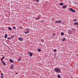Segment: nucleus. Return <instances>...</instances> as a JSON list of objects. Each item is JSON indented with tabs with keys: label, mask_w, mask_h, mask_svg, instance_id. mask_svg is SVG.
I'll use <instances>...</instances> for the list:
<instances>
[{
	"label": "nucleus",
	"mask_w": 78,
	"mask_h": 78,
	"mask_svg": "<svg viewBox=\"0 0 78 78\" xmlns=\"http://www.w3.org/2000/svg\"><path fill=\"white\" fill-rule=\"evenodd\" d=\"M21 55H22V54H21Z\"/></svg>",
	"instance_id": "44"
},
{
	"label": "nucleus",
	"mask_w": 78,
	"mask_h": 78,
	"mask_svg": "<svg viewBox=\"0 0 78 78\" xmlns=\"http://www.w3.org/2000/svg\"><path fill=\"white\" fill-rule=\"evenodd\" d=\"M72 12H76V11H75V10L74 9H73V10H72Z\"/></svg>",
	"instance_id": "13"
},
{
	"label": "nucleus",
	"mask_w": 78,
	"mask_h": 78,
	"mask_svg": "<svg viewBox=\"0 0 78 78\" xmlns=\"http://www.w3.org/2000/svg\"><path fill=\"white\" fill-rule=\"evenodd\" d=\"M31 53L30 52H28V54H30Z\"/></svg>",
	"instance_id": "29"
},
{
	"label": "nucleus",
	"mask_w": 78,
	"mask_h": 78,
	"mask_svg": "<svg viewBox=\"0 0 78 78\" xmlns=\"http://www.w3.org/2000/svg\"><path fill=\"white\" fill-rule=\"evenodd\" d=\"M77 27H78V26H77Z\"/></svg>",
	"instance_id": "45"
},
{
	"label": "nucleus",
	"mask_w": 78,
	"mask_h": 78,
	"mask_svg": "<svg viewBox=\"0 0 78 78\" xmlns=\"http://www.w3.org/2000/svg\"><path fill=\"white\" fill-rule=\"evenodd\" d=\"M29 33V30H26V31L25 32V34H28V33Z\"/></svg>",
	"instance_id": "5"
},
{
	"label": "nucleus",
	"mask_w": 78,
	"mask_h": 78,
	"mask_svg": "<svg viewBox=\"0 0 78 78\" xmlns=\"http://www.w3.org/2000/svg\"><path fill=\"white\" fill-rule=\"evenodd\" d=\"M7 39H11V38H8Z\"/></svg>",
	"instance_id": "32"
},
{
	"label": "nucleus",
	"mask_w": 78,
	"mask_h": 78,
	"mask_svg": "<svg viewBox=\"0 0 78 78\" xmlns=\"http://www.w3.org/2000/svg\"><path fill=\"white\" fill-rule=\"evenodd\" d=\"M1 78H3V76H2V77H1Z\"/></svg>",
	"instance_id": "36"
},
{
	"label": "nucleus",
	"mask_w": 78,
	"mask_h": 78,
	"mask_svg": "<svg viewBox=\"0 0 78 78\" xmlns=\"http://www.w3.org/2000/svg\"><path fill=\"white\" fill-rule=\"evenodd\" d=\"M76 20H77L76 19H74L73 20V22H76Z\"/></svg>",
	"instance_id": "16"
},
{
	"label": "nucleus",
	"mask_w": 78,
	"mask_h": 78,
	"mask_svg": "<svg viewBox=\"0 0 78 78\" xmlns=\"http://www.w3.org/2000/svg\"><path fill=\"white\" fill-rule=\"evenodd\" d=\"M2 62L4 65V66H6V63H5V62H4V61H2Z\"/></svg>",
	"instance_id": "6"
},
{
	"label": "nucleus",
	"mask_w": 78,
	"mask_h": 78,
	"mask_svg": "<svg viewBox=\"0 0 78 78\" xmlns=\"http://www.w3.org/2000/svg\"><path fill=\"white\" fill-rule=\"evenodd\" d=\"M7 36H8V35L7 34H5V39H6L7 37Z\"/></svg>",
	"instance_id": "7"
},
{
	"label": "nucleus",
	"mask_w": 78,
	"mask_h": 78,
	"mask_svg": "<svg viewBox=\"0 0 78 78\" xmlns=\"http://www.w3.org/2000/svg\"><path fill=\"white\" fill-rule=\"evenodd\" d=\"M32 55H33V53H31L30 55V56H32Z\"/></svg>",
	"instance_id": "18"
},
{
	"label": "nucleus",
	"mask_w": 78,
	"mask_h": 78,
	"mask_svg": "<svg viewBox=\"0 0 78 78\" xmlns=\"http://www.w3.org/2000/svg\"><path fill=\"white\" fill-rule=\"evenodd\" d=\"M76 25H78V22H77Z\"/></svg>",
	"instance_id": "35"
},
{
	"label": "nucleus",
	"mask_w": 78,
	"mask_h": 78,
	"mask_svg": "<svg viewBox=\"0 0 78 78\" xmlns=\"http://www.w3.org/2000/svg\"><path fill=\"white\" fill-rule=\"evenodd\" d=\"M61 23V20L56 21H55V23Z\"/></svg>",
	"instance_id": "3"
},
{
	"label": "nucleus",
	"mask_w": 78,
	"mask_h": 78,
	"mask_svg": "<svg viewBox=\"0 0 78 78\" xmlns=\"http://www.w3.org/2000/svg\"><path fill=\"white\" fill-rule=\"evenodd\" d=\"M9 61L11 62H14V61L10 59Z\"/></svg>",
	"instance_id": "10"
},
{
	"label": "nucleus",
	"mask_w": 78,
	"mask_h": 78,
	"mask_svg": "<svg viewBox=\"0 0 78 78\" xmlns=\"http://www.w3.org/2000/svg\"><path fill=\"white\" fill-rule=\"evenodd\" d=\"M38 51H41V49H38Z\"/></svg>",
	"instance_id": "21"
},
{
	"label": "nucleus",
	"mask_w": 78,
	"mask_h": 78,
	"mask_svg": "<svg viewBox=\"0 0 78 78\" xmlns=\"http://www.w3.org/2000/svg\"><path fill=\"white\" fill-rule=\"evenodd\" d=\"M1 76H3V73H1Z\"/></svg>",
	"instance_id": "33"
},
{
	"label": "nucleus",
	"mask_w": 78,
	"mask_h": 78,
	"mask_svg": "<svg viewBox=\"0 0 78 78\" xmlns=\"http://www.w3.org/2000/svg\"><path fill=\"white\" fill-rule=\"evenodd\" d=\"M53 35L54 36H56V35H55V34L54 33V34H53Z\"/></svg>",
	"instance_id": "26"
},
{
	"label": "nucleus",
	"mask_w": 78,
	"mask_h": 78,
	"mask_svg": "<svg viewBox=\"0 0 78 78\" xmlns=\"http://www.w3.org/2000/svg\"><path fill=\"white\" fill-rule=\"evenodd\" d=\"M13 29H16V27L13 26Z\"/></svg>",
	"instance_id": "27"
},
{
	"label": "nucleus",
	"mask_w": 78,
	"mask_h": 78,
	"mask_svg": "<svg viewBox=\"0 0 78 78\" xmlns=\"http://www.w3.org/2000/svg\"><path fill=\"white\" fill-rule=\"evenodd\" d=\"M76 55H77V56H78V54H77Z\"/></svg>",
	"instance_id": "41"
},
{
	"label": "nucleus",
	"mask_w": 78,
	"mask_h": 78,
	"mask_svg": "<svg viewBox=\"0 0 78 78\" xmlns=\"http://www.w3.org/2000/svg\"><path fill=\"white\" fill-rule=\"evenodd\" d=\"M13 67H14V65H12L10 67V69H12Z\"/></svg>",
	"instance_id": "12"
},
{
	"label": "nucleus",
	"mask_w": 78,
	"mask_h": 78,
	"mask_svg": "<svg viewBox=\"0 0 78 78\" xmlns=\"http://www.w3.org/2000/svg\"><path fill=\"white\" fill-rule=\"evenodd\" d=\"M21 58H22V57H21L20 58V59H21Z\"/></svg>",
	"instance_id": "38"
},
{
	"label": "nucleus",
	"mask_w": 78,
	"mask_h": 78,
	"mask_svg": "<svg viewBox=\"0 0 78 78\" xmlns=\"http://www.w3.org/2000/svg\"><path fill=\"white\" fill-rule=\"evenodd\" d=\"M66 41V38H64L62 39V41Z\"/></svg>",
	"instance_id": "15"
},
{
	"label": "nucleus",
	"mask_w": 78,
	"mask_h": 78,
	"mask_svg": "<svg viewBox=\"0 0 78 78\" xmlns=\"http://www.w3.org/2000/svg\"><path fill=\"white\" fill-rule=\"evenodd\" d=\"M77 22H75L74 23V25H76Z\"/></svg>",
	"instance_id": "22"
},
{
	"label": "nucleus",
	"mask_w": 78,
	"mask_h": 78,
	"mask_svg": "<svg viewBox=\"0 0 78 78\" xmlns=\"http://www.w3.org/2000/svg\"><path fill=\"white\" fill-rule=\"evenodd\" d=\"M57 50L56 49L54 50V52H56Z\"/></svg>",
	"instance_id": "17"
},
{
	"label": "nucleus",
	"mask_w": 78,
	"mask_h": 78,
	"mask_svg": "<svg viewBox=\"0 0 78 78\" xmlns=\"http://www.w3.org/2000/svg\"><path fill=\"white\" fill-rule=\"evenodd\" d=\"M55 72H56L57 73H59L61 72V69L59 68H56L54 69Z\"/></svg>",
	"instance_id": "1"
},
{
	"label": "nucleus",
	"mask_w": 78,
	"mask_h": 78,
	"mask_svg": "<svg viewBox=\"0 0 78 78\" xmlns=\"http://www.w3.org/2000/svg\"><path fill=\"white\" fill-rule=\"evenodd\" d=\"M20 60H21L20 59H18V61H20Z\"/></svg>",
	"instance_id": "34"
},
{
	"label": "nucleus",
	"mask_w": 78,
	"mask_h": 78,
	"mask_svg": "<svg viewBox=\"0 0 78 78\" xmlns=\"http://www.w3.org/2000/svg\"><path fill=\"white\" fill-rule=\"evenodd\" d=\"M58 78H61V76H60V75L59 74H58Z\"/></svg>",
	"instance_id": "19"
},
{
	"label": "nucleus",
	"mask_w": 78,
	"mask_h": 78,
	"mask_svg": "<svg viewBox=\"0 0 78 78\" xmlns=\"http://www.w3.org/2000/svg\"><path fill=\"white\" fill-rule=\"evenodd\" d=\"M39 18H40V17H38V18H37L36 19H37V20H39Z\"/></svg>",
	"instance_id": "25"
},
{
	"label": "nucleus",
	"mask_w": 78,
	"mask_h": 78,
	"mask_svg": "<svg viewBox=\"0 0 78 78\" xmlns=\"http://www.w3.org/2000/svg\"><path fill=\"white\" fill-rule=\"evenodd\" d=\"M66 7H67V5H65L62 7V8L63 9H65V8H66Z\"/></svg>",
	"instance_id": "4"
},
{
	"label": "nucleus",
	"mask_w": 78,
	"mask_h": 78,
	"mask_svg": "<svg viewBox=\"0 0 78 78\" xmlns=\"http://www.w3.org/2000/svg\"><path fill=\"white\" fill-rule=\"evenodd\" d=\"M16 75H17V73H15Z\"/></svg>",
	"instance_id": "37"
},
{
	"label": "nucleus",
	"mask_w": 78,
	"mask_h": 78,
	"mask_svg": "<svg viewBox=\"0 0 78 78\" xmlns=\"http://www.w3.org/2000/svg\"><path fill=\"white\" fill-rule=\"evenodd\" d=\"M76 3V4H77V5H78V3Z\"/></svg>",
	"instance_id": "40"
},
{
	"label": "nucleus",
	"mask_w": 78,
	"mask_h": 78,
	"mask_svg": "<svg viewBox=\"0 0 78 78\" xmlns=\"http://www.w3.org/2000/svg\"><path fill=\"white\" fill-rule=\"evenodd\" d=\"M61 35H64V33H63V32H62L61 33Z\"/></svg>",
	"instance_id": "23"
},
{
	"label": "nucleus",
	"mask_w": 78,
	"mask_h": 78,
	"mask_svg": "<svg viewBox=\"0 0 78 78\" xmlns=\"http://www.w3.org/2000/svg\"><path fill=\"white\" fill-rule=\"evenodd\" d=\"M63 22H64V21H63Z\"/></svg>",
	"instance_id": "43"
},
{
	"label": "nucleus",
	"mask_w": 78,
	"mask_h": 78,
	"mask_svg": "<svg viewBox=\"0 0 78 78\" xmlns=\"http://www.w3.org/2000/svg\"><path fill=\"white\" fill-rule=\"evenodd\" d=\"M19 40H20V41H22L23 40V39L22 37H20L19 38Z\"/></svg>",
	"instance_id": "11"
},
{
	"label": "nucleus",
	"mask_w": 78,
	"mask_h": 78,
	"mask_svg": "<svg viewBox=\"0 0 78 78\" xmlns=\"http://www.w3.org/2000/svg\"><path fill=\"white\" fill-rule=\"evenodd\" d=\"M34 0V1H35L36 0Z\"/></svg>",
	"instance_id": "42"
},
{
	"label": "nucleus",
	"mask_w": 78,
	"mask_h": 78,
	"mask_svg": "<svg viewBox=\"0 0 78 78\" xmlns=\"http://www.w3.org/2000/svg\"><path fill=\"white\" fill-rule=\"evenodd\" d=\"M42 42H44V40H41Z\"/></svg>",
	"instance_id": "28"
},
{
	"label": "nucleus",
	"mask_w": 78,
	"mask_h": 78,
	"mask_svg": "<svg viewBox=\"0 0 78 78\" xmlns=\"http://www.w3.org/2000/svg\"><path fill=\"white\" fill-rule=\"evenodd\" d=\"M59 4L60 5H61V6H63V5H64L63 4V3H62V2H61V3H60Z\"/></svg>",
	"instance_id": "8"
},
{
	"label": "nucleus",
	"mask_w": 78,
	"mask_h": 78,
	"mask_svg": "<svg viewBox=\"0 0 78 78\" xmlns=\"http://www.w3.org/2000/svg\"><path fill=\"white\" fill-rule=\"evenodd\" d=\"M37 2H39V0H36Z\"/></svg>",
	"instance_id": "31"
},
{
	"label": "nucleus",
	"mask_w": 78,
	"mask_h": 78,
	"mask_svg": "<svg viewBox=\"0 0 78 78\" xmlns=\"http://www.w3.org/2000/svg\"><path fill=\"white\" fill-rule=\"evenodd\" d=\"M5 57H3L1 59V61H3V60L4 59H5Z\"/></svg>",
	"instance_id": "9"
},
{
	"label": "nucleus",
	"mask_w": 78,
	"mask_h": 78,
	"mask_svg": "<svg viewBox=\"0 0 78 78\" xmlns=\"http://www.w3.org/2000/svg\"><path fill=\"white\" fill-rule=\"evenodd\" d=\"M8 29L9 30H12V29L10 27H9L8 28Z\"/></svg>",
	"instance_id": "14"
},
{
	"label": "nucleus",
	"mask_w": 78,
	"mask_h": 78,
	"mask_svg": "<svg viewBox=\"0 0 78 78\" xmlns=\"http://www.w3.org/2000/svg\"><path fill=\"white\" fill-rule=\"evenodd\" d=\"M29 30V29H27L26 30V31H28V30Z\"/></svg>",
	"instance_id": "30"
},
{
	"label": "nucleus",
	"mask_w": 78,
	"mask_h": 78,
	"mask_svg": "<svg viewBox=\"0 0 78 78\" xmlns=\"http://www.w3.org/2000/svg\"><path fill=\"white\" fill-rule=\"evenodd\" d=\"M69 10H70V11H72V10H73V9L71 8H70Z\"/></svg>",
	"instance_id": "20"
},
{
	"label": "nucleus",
	"mask_w": 78,
	"mask_h": 78,
	"mask_svg": "<svg viewBox=\"0 0 78 78\" xmlns=\"http://www.w3.org/2000/svg\"><path fill=\"white\" fill-rule=\"evenodd\" d=\"M63 24H65L64 23H63Z\"/></svg>",
	"instance_id": "39"
},
{
	"label": "nucleus",
	"mask_w": 78,
	"mask_h": 78,
	"mask_svg": "<svg viewBox=\"0 0 78 78\" xmlns=\"http://www.w3.org/2000/svg\"><path fill=\"white\" fill-rule=\"evenodd\" d=\"M14 36H12L11 37V39H12V38H13Z\"/></svg>",
	"instance_id": "24"
},
{
	"label": "nucleus",
	"mask_w": 78,
	"mask_h": 78,
	"mask_svg": "<svg viewBox=\"0 0 78 78\" xmlns=\"http://www.w3.org/2000/svg\"><path fill=\"white\" fill-rule=\"evenodd\" d=\"M68 33H69V34H72V30H69L68 31Z\"/></svg>",
	"instance_id": "2"
}]
</instances>
